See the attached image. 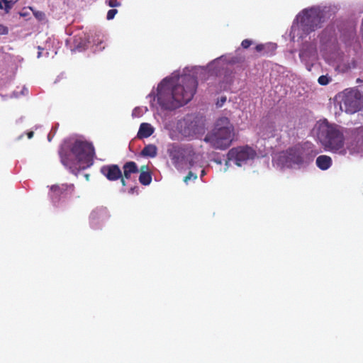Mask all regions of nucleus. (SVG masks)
<instances>
[{"label": "nucleus", "instance_id": "nucleus-1", "mask_svg": "<svg viewBox=\"0 0 363 363\" xmlns=\"http://www.w3.org/2000/svg\"><path fill=\"white\" fill-rule=\"evenodd\" d=\"M198 82L195 77L184 75L172 86L163 80L157 86V102L164 108L172 110L186 104L196 93Z\"/></svg>", "mask_w": 363, "mask_h": 363}, {"label": "nucleus", "instance_id": "nucleus-2", "mask_svg": "<svg viewBox=\"0 0 363 363\" xmlns=\"http://www.w3.org/2000/svg\"><path fill=\"white\" fill-rule=\"evenodd\" d=\"M59 154L62 164L77 176L81 170L93 164L95 151L91 143L77 140L72 145L71 153L62 149Z\"/></svg>", "mask_w": 363, "mask_h": 363}, {"label": "nucleus", "instance_id": "nucleus-3", "mask_svg": "<svg viewBox=\"0 0 363 363\" xmlns=\"http://www.w3.org/2000/svg\"><path fill=\"white\" fill-rule=\"evenodd\" d=\"M233 137V125L228 118L223 116L217 119L214 128L203 140L215 149L225 150L231 145Z\"/></svg>", "mask_w": 363, "mask_h": 363}, {"label": "nucleus", "instance_id": "nucleus-4", "mask_svg": "<svg viewBox=\"0 0 363 363\" xmlns=\"http://www.w3.org/2000/svg\"><path fill=\"white\" fill-rule=\"evenodd\" d=\"M317 137L325 149L342 155L346 153L344 149V135L337 125L329 124L327 121L319 123Z\"/></svg>", "mask_w": 363, "mask_h": 363}, {"label": "nucleus", "instance_id": "nucleus-5", "mask_svg": "<svg viewBox=\"0 0 363 363\" xmlns=\"http://www.w3.org/2000/svg\"><path fill=\"white\" fill-rule=\"evenodd\" d=\"M340 106L342 111L354 113L359 111L362 106L360 94L356 90H345L340 96Z\"/></svg>", "mask_w": 363, "mask_h": 363}, {"label": "nucleus", "instance_id": "nucleus-6", "mask_svg": "<svg viewBox=\"0 0 363 363\" xmlns=\"http://www.w3.org/2000/svg\"><path fill=\"white\" fill-rule=\"evenodd\" d=\"M298 18L302 30L307 34L320 27L322 22L319 13L313 9L304 10Z\"/></svg>", "mask_w": 363, "mask_h": 363}, {"label": "nucleus", "instance_id": "nucleus-7", "mask_svg": "<svg viewBox=\"0 0 363 363\" xmlns=\"http://www.w3.org/2000/svg\"><path fill=\"white\" fill-rule=\"evenodd\" d=\"M306 160V150L300 145L289 148L281 156V161L287 167H293L296 164H302Z\"/></svg>", "mask_w": 363, "mask_h": 363}, {"label": "nucleus", "instance_id": "nucleus-8", "mask_svg": "<svg viewBox=\"0 0 363 363\" xmlns=\"http://www.w3.org/2000/svg\"><path fill=\"white\" fill-rule=\"evenodd\" d=\"M255 156L256 152L249 146L232 148L227 155L229 161L235 162V164L240 167L242 163L253 159Z\"/></svg>", "mask_w": 363, "mask_h": 363}, {"label": "nucleus", "instance_id": "nucleus-9", "mask_svg": "<svg viewBox=\"0 0 363 363\" xmlns=\"http://www.w3.org/2000/svg\"><path fill=\"white\" fill-rule=\"evenodd\" d=\"M50 189L49 196L52 202L55 204L62 198L72 195L74 191V186L67 184H54L50 187Z\"/></svg>", "mask_w": 363, "mask_h": 363}, {"label": "nucleus", "instance_id": "nucleus-10", "mask_svg": "<svg viewBox=\"0 0 363 363\" xmlns=\"http://www.w3.org/2000/svg\"><path fill=\"white\" fill-rule=\"evenodd\" d=\"M100 172L108 181L121 180L122 171L118 164L104 165Z\"/></svg>", "mask_w": 363, "mask_h": 363}, {"label": "nucleus", "instance_id": "nucleus-11", "mask_svg": "<svg viewBox=\"0 0 363 363\" xmlns=\"http://www.w3.org/2000/svg\"><path fill=\"white\" fill-rule=\"evenodd\" d=\"M123 173L121 177V184L123 186H126V179H130L132 174H137L139 172V169L137 164L133 161H128L125 162L123 167Z\"/></svg>", "mask_w": 363, "mask_h": 363}, {"label": "nucleus", "instance_id": "nucleus-12", "mask_svg": "<svg viewBox=\"0 0 363 363\" xmlns=\"http://www.w3.org/2000/svg\"><path fill=\"white\" fill-rule=\"evenodd\" d=\"M168 154L175 167H177L182 162L184 157L183 150L174 145L168 149Z\"/></svg>", "mask_w": 363, "mask_h": 363}, {"label": "nucleus", "instance_id": "nucleus-13", "mask_svg": "<svg viewBox=\"0 0 363 363\" xmlns=\"http://www.w3.org/2000/svg\"><path fill=\"white\" fill-rule=\"evenodd\" d=\"M317 55L316 46L311 43H306L299 52V57L301 59H307L315 57Z\"/></svg>", "mask_w": 363, "mask_h": 363}, {"label": "nucleus", "instance_id": "nucleus-14", "mask_svg": "<svg viewBox=\"0 0 363 363\" xmlns=\"http://www.w3.org/2000/svg\"><path fill=\"white\" fill-rule=\"evenodd\" d=\"M154 130V128L150 123H143L140 125L138 138L140 139L147 138L152 135Z\"/></svg>", "mask_w": 363, "mask_h": 363}, {"label": "nucleus", "instance_id": "nucleus-15", "mask_svg": "<svg viewBox=\"0 0 363 363\" xmlns=\"http://www.w3.org/2000/svg\"><path fill=\"white\" fill-rule=\"evenodd\" d=\"M315 163L321 170H327L332 165V159L330 156L322 155L316 158Z\"/></svg>", "mask_w": 363, "mask_h": 363}, {"label": "nucleus", "instance_id": "nucleus-16", "mask_svg": "<svg viewBox=\"0 0 363 363\" xmlns=\"http://www.w3.org/2000/svg\"><path fill=\"white\" fill-rule=\"evenodd\" d=\"M107 216V211L106 209L96 208L90 214V220L94 223L98 220H104Z\"/></svg>", "mask_w": 363, "mask_h": 363}, {"label": "nucleus", "instance_id": "nucleus-17", "mask_svg": "<svg viewBox=\"0 0 363 363\" xmlns=\"http://www.w3.org/2000/svg\"><path fill=\"white\" fill-rule=\"evenodd\" d=\"M157 153V148L156 145L149 144L145 145L140 152V155L143 157H155Z\"/></svg>", "mask_w": 363, "mask_h": 363}, {"label": "nucleus", "instance_id": "nucleus-18", "mask_svg": "<svg viewBox=\"0 0 363 363\" xmlns=\"http://www.w3.org/2000/svg\"><path fill=\"white\" fill-rule=\"evenodd\" d=\"M257 52H262L263 55H268L270 51H274L276 46L274 44H258L255 48Z\"/></svg>", "mask_w": 363, "mask_h": 363}, {"label": "nucleus", "instance_id": "nucleus-19", "mask_svg": "<svg viewBox=\"0 0 363 363\" xmlns=\"http://www.w3.org/2000/svg\"><path fill=\"white\" fill-rule=\"evenodd\" d=\"M139 182L144 186L149 185L152 182L151 172H140L139 176Z\"/></svg>", "mask_w": 363, "mask_h": 363}, {"label": "nucleus", "instance_id": "nucleus-20", "mask_svg": "<svg viewBox=\"0 0 363 363\" xmlns=\"http://www.w3.org/2000/svg\"><path fill=\"white\" fill-rule=\"evenodd\" d=\"M354 139L359 147L363 146V127L358 128L354 131Z\"/></svg>", "mask_w": 363, "mask_h": 363}, {"label": "nucleus", "instance_id": "nucleus-21", "mask_svg": "<svg viewBox=\"0 0 363 363\" xmlns=\"http://www.w3.org/2000/svg\"><path fill=\"white\" fill-rule=\"evenodd\" d=\"M30 9L33 11V14L37 20H38L39 21H43L45 20V14L44 12L41 11L34 10L31 7H30Z\"/></svg>", "mask_w": 363, "mask_h": 363}, {"label": "nucleus", "instance_id": "nucleus-22", "mask_svg": "<svg viewBox=\"0 0 363 363\" xmlns=\"http://www.w3.org/2000/svg\"><path fill=\"white\" fill-rule=\"evenodd\" d=\"M357 66V62L355 60L352 59L351 62L348 65L343 64L340 65V67L343 72L348 71L352 68H355Z\"/></svg>", "mask_w": 363, "mask_h": 363}, {"label": "nucleus", "instance_id": "nucleus-23", "mask_svg": "<svg viewBox=\"0 0 363 363\" xmlns=\"http://www.w3.org/2000/svg\"><path fill=\"white\" fill-rule=\"evenodd\" d=\"M331 82V78L328 75H321L318 79V82L323 86L328 84Z\"/></svg>", "mask_w": 363, "mask_h": 363}, {"label": "nucleus", "instance_id": "nucleus-24", "mask_svg": "<svg viewBox=\"0 0 363 363\" xmlns=\"http://www.w3.org/2000/svg\"><path fill=\"white\" fill-rule=\"evenodd\" d=\"M11 1H9L8 0H1L0 1V9H4L6 12H9V10L11 9Z\"/></svg>", "mask_w": 363, "mask_h": 363}, {"label": "nucleus", "instance_id": "nucleus-25", "mask_svg": "<svg viewBox=\"0 0 363 363\" xmlns=\"http://www.w3.org/2000/svg\"><path fill=\"white\" fill-rule=\"evenodd\" d=\"M197 179V175L194 173H193L192 172H189L188 173V174L184 178V182L186 183V184H188V182L191 180V179H193V180H195Z\"/></svg>", "mask_w": 363, "mask_h": 363}, {"label": "nucleus", "instance_id": "nucleus-26", "mask_svg": "<svg viewBox=\"0 0 363 363\" xmlns=\"http://www.w3.org/2000/svg\"><path fill=\"white\" fill-rule=\"evenodd\" d=\"M118 13V10L116 9H110L108 13H107V16H106V18L107 20H112L114 18L116 14Z\"/></svg>", "mask_w": 363, "mask_h": 363}, {"label": "nucleus", "instance_id": "nucleus-27", "mask_svg": "<svg viewBox=\"0 0 363 363\" xmlns=\"http://www.w3.org/2000/svg\"><path fill=\"white\" fill-rule=\"evenodd\" d=\"M253 43L252 40H249V39H245L242 41L241 43V46L244 48V49H247L248 48L250 45H252Z\"/></svg>", "mask_w": 363, "mask_h": 363}, {"label": "nucleus", "instance_id": "nucleus-28", "mask_svg": "<svg viewBox=\"0 0 363 363\" xmlns=\"http://www.w3.org/2000/svg\"><path fill=\"white\" fill-rule=\"evenodd\" d=\"M108 5L110 7L114 8L119 6L121 4L118 0H108Z\"/></svg>", "mask_w": 363, "mask_h": 363}, {"label": "nucleus", "instance_id": "nucleus-29", "mask_svg": "<svg viewBox=\"0 0 363 363\" xmlns=\"http://www.w3.org/2000/svg\"><path fill=\"white\" fill-rule=\"evenodd\" d=\"M225 101H226V97L221 96L219 99H218L216 105L218 107H221L223 106V104L225 103Z\"/></svg>", "mask_w": 363, "mask_h": 363}, {"label": "nucleus", "instance_id": "nucleus-30", "mask_svg": "<svg viewBox=\"0 0 363 363\" xmlns=\"http://www.w3.org/2000/svg\"><path fill=\"white\" fill-rule=\"evenodd\" d=\"M9 33V29L7 27L4 26L2 24H0V35H6Z\"/></svg>", "mask_w": 363, "mask_h": 363}, {"label": "nucleus", "instance_id": "nucleus-31", "mask_svg": "<svg viewBox=\"0 0 363 363\" xmlns=\"http://www.w3.org/2000/svg\"><path fill=\"white\" fill-rule=\"evenodd\" d=\"M140 172H150V169L147 165H143L140 167V169H139Z\"/></svg>", "mask_w": 363, "mask_h": 363}, {"label": "nucleus", "instance_id": "nucleus-32", "mask_svg": "<svg viewBox=\"0 0 363 363\" xmlns=\"http://www.w3.org/2000/svg\"><path fill=\"white\" fill-rule=\"evenodd\" d=\"M34 135V133L33 131H30L27 133V136L29 139L32 138Z\"/></svg>", "mask_w": 363, "mask_h": 363}, {"label": "nucleus", "instance_id": "nucleus-33", "mask_svg": "<svg viewBox=\"0 0 363 363\" xmlns=\"http://www.w3.org/2000/svg\"><path fill=\"white\" fill-rule=\"evenodd\" d=\"M205 174H206V172H205V170H204V169H203V170L201 171V177H203Z\"/></svg>", "mask_w": 363, "mask_h": 363}, {"label": "nucleus", "instance_id": "nucleus-34", "mask_svg": "<svg viewBox=\"0 0 363 363\" xmlns=\"http://www.w3.org/2000/svg\"><path fill=\"white\" fill-rule=\"evenodd\" d=\"M85 177H86V179H89V174H86Z\"/></svg>", "mask_w": 363, "mask_h": 363}]
</instances>
